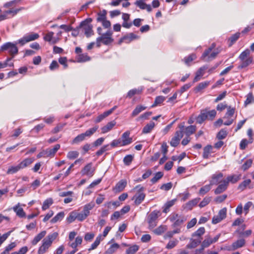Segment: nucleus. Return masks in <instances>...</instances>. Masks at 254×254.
Returning a JSON list of instances; mask_svg holds the SVG:
<instances>
[{
	"instance_id": "49",
	"label": "nucleus",
	"mask_w": 254,
	"mask_h": 254,
	"mask_svg": "<svg viewBox=\"0 0 254 254\" xmlns=\"http://www.w3.org/2000/svg\"><path fill=\"white\" fill-rule=\"evenodd\" d=\"M204 111L206 113L208 120H212L216 116V111L215 110H212L211 111H207V110H205Z\"/></svg>"
},
{
	"instance_id": "56",
	"label": "nucleus",
	"mask_w": 254,
	"mask_h": 254,
	"mask_svg": "<svg viewBox=\"0 0 254 254\" xmlns=\"http://www.w3.org/2000/svg\"><path fill=\"white\" fill-rule=\"evenodd\" d=\"M90 59V57L87 54H80L78 55L77 61L79 62H85Z\"/></svg>"
},
{
	"instance_id": "10",
	"label": "nucleus",
	"mask_w": 254,
	"mask_h": 254,
	"mask_svg": "<svg viewBox=\"0 0 254 254\" xmlns=\"http://www.w3.org/2000/svg\"><path fill=\"white\" fill-rule=\"evenodd\" d=\"M220 237V234H218L214 238H212L210 235H206L205 239L201 243V249L203 250L204 248L209 247L211 244L216 242Z\"/></svg>"
},
{
	"instance_id": "48",
	"label": "nucleus",
	"mask_w": 254,
	"mask_h": 254,
	"mask_svg": "<svg viewBox=\"0 0 254 254\" xmlns=\"http://www.w3.org/2000/svg\"><path fill=\"white\" fill-rule=\"evenodd\" d=\"M85 136L83 133H81L76 136L72 140V144L78 143L80 142L83 141L85 139Z\"/></svg>"
},
{
	"instance_id": "18",
	"label": "nucleus",
	"mask_w": 254,
	"mask_h": 254,
	"mask_svg": "<svg viewBox=\"0 0 254 254\" xmlns=\"http://www.w3.org/2000/svg\"><path fill=\"white\" fill-rule=\"evenodd\" d=\"M139 38V36L137 35L134 34L133 33H130L128 34H127L125 36H124L122 39H121V41H125L127 43H130L131 41L137 39Z\"/></svg>"
},
{
	"instance_id": "46",
	"label": "nucleus",
	"mask_w": 254,
	"mask_h": 254,
	"mask_svg": "<svg viewBox=\"0 0 254 254\" xmlns=\"http://www.w3.org/2000/svg\"><path fill=\"white\" fill-rule=\"evenodd\" d=\"M98 128V126H95L94 127L87 130L84 133H83V134L85 137H89L93 134Z\"/></svg>"
},
{
	"instance_id": "35",
	"label": "nucleus",
	"mask_w": 254,
	"mask_h": 254,
	"mask_svg": "<svg viewBox=\"0 0 254 254\" xmlns=\"http://www.w3.org/2000/svg\"><path fill=\"white\" fill-rule=\"evenodd\" d=\"M13 210L16 212V215L19 217L23 218L26 216V214L22 208L15 206L13 207Z\"/></svg>"
},
{
	"instance_id": "26",
	"label": "nucleus",
	"mask_w": 254,
	"mask_h": 254,
	"mask_svg": "<svg viewBox=\"0 0 254 254\" xmlns=\"http://www.w3.org/2000/svg\"><path fill=\"white\" fill-rule=\"evenodd\" d=\"M103 240V238H102V235H99L96 238L94 242L91 245V247L88 249L89 251L94 250L97 248V247L99 246L100 243V242Z\"/></svg>"
},
{
	"instance_id": "4",
	"label": "nucleus",
	"mask_w": 254,
	"mask_h": 254,
	"mask_svg": "<svg viewBox=\"0 0 254 254\" xmlns=\"http://www.w3.org/2000/svg\"><path fill=\"white\" fill-rule=\"evenodd\" d=\"M250 51L249 49H246L240 55L239 59L240 60V64L238 67V69L245 68L253 62V58L250 57Z\"/></svg>"
},
{
	"instance_id": "31",
	"label": "nucleus",
	"mask_w": 254,
	"mask_h": 254,
	"mask_svg": "<svg viewBox=\"0 0 254 254\" xmlns=\"http://www.w3.org/2000/svg\"><path fill=\"white\" fill-rule=\"evenodd\" d=\"M18 9L15 10H8L5 11L3 13L0 14V21L3 20L7 18V15L8 14L13 13V15H15L17 13Z\"/></svg>"
},
{
	"instance_id": "1",
	"label": "nucleus",
	"mask_w": 254,
	"mask_h": 254,
	"mask_svg": "<svg viewBox=\"0 0 254 254\" xmlns=\"http://www.w3.org/2000/svg\"><path fill=\"white\" fill-rule=\"evenodd\" d=\"M102 28L101 27H98L97 28V33L100 35V37L96 39V44L97 47H100L101 43L105 45H108L112 43L114 39L112 38L113 32L109 30L106 33L102 34Z\"/></svg>"
},
{
	"instance_id": "3",
	"label": "nucleus",
	"mask_w": 254,
	"mask_h": 254,
	"mask_svg": "<svg viewBox=\"0 0 254 254\" xmlns=\"http://www.w3.org/2000/svg\"><path fill=\"white\" fill-rule=\"evenodd\" d=\"M34 159L33 158H26L16 166H10L6 171V174L8 175L15 174L18 172L19 170L28 167L29 165L32 163Z\"/></svg>"
},
{
	"instance_id": "29",
	"label": "nucleus",
	"mask_w": 254,
	"mask_h": 254,
	"mask_svg": "<svg viewBox=\"0 0 254 254\" xmlns=\"http://www.w3.org/2000/svg\"><path fill=\"white\" fill-rule=\"evenodd\" d=\"M155 124L153 122H150L149 123L147 124L143 128L142 132V133H149L151 130L154 128Z\"/></svg>"
},
{
	"instance_id": "55",
	"label": "nucleus",
	"mask_w": 254,
	"mask_h": 254,
	"mask_svg": "<svg viewBox=\"0 0 254 254\" xmlns=\"http://www.w3.org/2000/svg\"><path fill=\"white\" fill-rule=\"evenodd\" d=\"M235 113V109L229 107L227 109V112H226L224 119H229L233 116Z\"/></svg>"
},
{
	"instance_id": "2",
	"label": "nucleus",
	"mask_w": 254,
	"mask_h": 254,
	"mask_svg": "<svg viewBox=\"0 0 254 254\" xmlns=\"http://www.w3.org/2000/svg\"><path fill=\"white\" fill-rule=\"evenodd\" d=\"M57 232L49 234L42 241V245L39 247L38 251V254H44L48 249L51 247L53 242L56 239L58 236Z\"/></svg>"
},
{
	"instance_id": "39",
	"label": "nucleus",
	"mask_w": 254,
	"mask_h": 254,
	"mask_svg": "<svg viewBox=\"0 0 254 254\" xmlns=\"http://www.w3.org/2000/svg\"><path fill=\"white\" fill-rule=\"evenodd\" d=\"M196 130V127L194 126H190L186 127L185 133L187 136H189L193 134Z\"/></svg>"
},
{
	"instance_id": "40",
	"label": "nucleus",
	"mask_w": 254,
	"mask_h": 254,
	"mask_svg": "<svg viewBox=\"0 0 254 254\" xmlns=\"http://www.w3.org/2000/svg\"><path fill=\"white\" fill-rule=\"evenodd\" d=\"M212 147L210 145H207L203 148V157L207 159L209 157V155L211 152Z\"/></svg>"
},
{
	"instance_id": "16",
	"label": "nucleus",
	"mask_w": 254,
	"mask_h": 254,
	"mask_svg": "<svg viewBox=\"0 0 254 254\" xmlns=\"http://www.w3.org/2000/svg\"><path fill=\"white\" fill-rule=\"evenodd\" d=\"M60 144H56L53 148H48L44 151V154L47 157L54 156L57 151L60 148Z\"/></svg>"
},
{
	"instance_id": "34",
	"label": "nucleus",
	"mask_w": 254,
	"mask_h": 254,
	"mask_svg": "<svg viewBox=\"0 0 254 254\" xmlns=\"http://www.w3.org/2000/svg\"><path fill=\"white\" fill-rule=\"evenodd\" d=\"M215 46V44L213 43L208 49L205 50L203 53L202 55L201 56V60L205 61L207 57L208 58V56L210 55V53L211 52L212 50L214 48Z\"/></svg>"
},
{
	"instance_id": "22",
	"label": "nucleus",
	"mask_w": 254,
	"mask_h": 254,
	"mask_svg": "<svg viewBox=\"0 0 254 254\" xmlns=\"http://www.w3.org/2000/svg\"><path fill=\"white\" fill-rule=\"evenodd\" d=\"M245 244V240L243 239H239L234 242L231 248V250L234 251L239 248L243 247Z\"/></svg>"
},
{
	"instance_id": "25",
	"label": "nucleus",
	"mask_w": 254,
	"mask_h": 254,
	"mask_svg": "<svg viewBox=\"0 0 254 254\" xmlns=\"http://www.w3.org/2000/svg\"><path fill=\"white\" fill-rule=\"evenodd\" d=\"M116 122L114 121L109 122L106 126L102 127V132L103 133L109 131L115 126Z\"/></svg>"
},
{
	"instance_id": "23",
	"label": "nucleus",
	"mask_w": 254,
	"mask_h": 254,
	"mask_svg": "<svg viewBox=\"0 0 254 254\" xmlns=\"http://www.w3.org/2000/svg\"><path fill=\"white\" fill-rule=\"evenodd\" d=\"M228 185V182H227L226 181H224L222 182V183L219 185L216 188V189L215 190V193L216 194H219L225 191L227 189Z\"/></svg>"
},
{
	"instance_id": "20",
	"label": "nucleus",
	"mask_w": 254,
	"mask_h": 254,
	"mask_svg": "<svg viewBox=\"0 0 254 254\" xmlns=\"http://www.w3.org/2000/svg\"><path fill=\"white\" fill-rule=\"evenodd\" d=\"M201 238H191L190 240V243L187 245V248L189 249L194 248L201 243Z\"/></svg>"
},
{
	"instance_id": "58",
	"label": "nucleus",
	"mask_w": 254,
	"mask_h": 254,
	"mask_svg": "<svg viewBox=\"0 0 254 254\" xmlns=\"http://www.w3.org/2000/svg\"><path fill=\"white\" fill-rule=\"evenodd\" d=\"M133 157L131 155H126L123 159L124 164L127 166L129 165L133 160Z\"/></svg>"
},
{
	"instance_id": "53",
	"label": "nucleus",
	"mask_w": 254,
	"mask_h": 254,
	"mask_svg": "<svg viewBox=\"0 0 254 254\" xmlns=\"http://www.w3.org/2000/svg\"><path fill=\"white\" fill-rule=\"evenodd\" d=\"M228 183L230 182L232 183H235L240 179V175H233L228 176L227 178Z\"/></svg>"
},
{
	"instance_id": "36",
	"label": "nucleus",
	"mask_w": 254,
	"mask_h": 254,
	"mask_svg": "<svg viewBox=\"0 0 254 254\" xmlns=\"http://www.w3.org/2000/svg\"><path fill=\"white\" fill-rule=\"evenodd\" d=\"M120 246L117 243L112 244L110 247L106 251L105 254H112L115 253L116 251L119 249Z\"/></svg>"
},
{
	"instance_id": "38",
	"label": "nucleus",
	"mask_w": 254,
	"mask_h": 254,
	"mask_svg": "<svg viewBox=\"0 0 254 254\" xmlns=\"http://www.w3.org/2000/svg\"><path fill=\"white\" fill-rule=\"evenodd\" d=\"M253 142V138H249V140L246 139H243L241 140L240 144V148L242 150H244L246 148L249 143H252Z\"/></svg>"
},
{
	"instance_id": "5",
	"label": "nucleus",
	"mask_w": 254,
	"mask_h": 254,
	"mask_svg": "<svg viewBox=\"0 0 254 254\" xmlns=\"http://www.w3.org/2000/svg\"><path fill=\"white\" fill-rule=\"evenodd\" d=\"M1 50L2 51H7L11 56V58L7 59L6 61L8 62L11 61L18 52V50L16 46V44H13L11 42H7L2 45L1 46Z\"/></svg>"
},
{
	"instance_id": "47",
	"label": "nucleus",
	"mask_w": 254,
	"mask_h": 254,
	"mask_svg": "<svg viewBox=\"0 0 254 254\" xmlns=\"http://www.w3.org/2000/svg\"><path fill=\"white\" fill-rule=\"evenodd\" d=\"M179 241L177 239H174L169 241L166 246L167 249H172L175 247L178 244Z\"/></svg>"
},
{
	"instance_id": "45",
	"label": "nucleus",
	"mask_w": 254,
	"mask_h": 254,
	"mask_svg": "<svg viewBox=\"0 0 254 254\" xmlns=\"http://www.w3.org/2000/svg\"><path fill=\"white\" fill-rule=\"evenodd\" d=\"M53 203L52 198H49L45 200L43 204L42 208L43 210H45L49 208L50 205Z\"/></svg>"
},
{
	"instance_id": "27",
	"label": "nucleus",
	"mask_w": 254,
	"mask_h": 254,
	"mask_svg": "<svg viewBox=\"0 0 254 254\" xmlns=\"http://www.w3.org/2000/svg\"><path fill=\"white\" fill-rule=\"evenodd\" d=\"M210 83V81H205L202 82L198 84V85L195 88V91L196 92H198L201 90L206 88Z\"/></svg>"
},
{
	"instance_id": "33",
	"label": "nucleus",
	"mask_w": 254,
	"mask_h": 254,
	"mask_svg": "<svg viewBox=\"0 0 254 254\" xmlns=\"http://www.w3.org/2000/svg\"><path fill=\"white\" fill-rule=\"evenodd\" d=\"M146 109V107L143 106L142 105H138L136 107L134 110L132 111L131 113L132 117H135L139 114L142 111L145 110Z\"/></svg>"
},
{
	"instance_id": "9",
	"label": "nucleus",
	"mask_w": 254,
	"mask_h": 254,
	"mask_svg": "<svg viewBox=\"0 0 254 254\" xmlns=\"http://www.w3.org/2000/svg\"><path fill=\"white\" fill-rule=\"evenodd\" d=\"M159 211L154 210L150 213L147 217L149 229H153L157 225Z\"/></svg>"
},
{
	"instance_id": "62",
	"label": "nucleus",
	"mask_w": 254,
	"mask_h": 254,
	"mask_svg": "<svg viewBox=\"0 0 254 254\" xmlns=\"http://www.w3.org/2000/svg\"><path fill=\"white\" fill-rule=\"evenodd\" d=\"M79 155V153L76 151H69L67 155V157L69 159H73L77 158Z\"/></svg>"
},
{
	"instance_id": "41",
	"label": "nucleus",
	"mask_w": 254,
	"mask_h": 254,
	"mask_svg": "<svg viewBox=\"0 0 254 254\" xmlns=\"http://www.w3.org/2000/svg\"><path fill=\"white\" fill-rule=\"evenodd\" d=\"M139 250V246L134 245L126 250V254H135Z\"/></svg>"
},
{
	"instance_id": "54",
	"label": "nucleus",
	"mask_w": 254,
	"mask_h": 254,
	"mask_svg": "<svg viewBox=\"0 0 254 254\" xmlns=\"http://www.w3.org/2000/svg\"><path fill=\"white\" fill-rule=\"evenodd\" d=\"M254 102V97L253 96V93L252 92L249 93L247 95V99L245 101V105L247 106L250 104Z\"/></svg>"
},
{
	"instance_id": "17",
	"label": "nucleus",
	"mask_w": 254,
	"mask_h": 254,
	"mask_svg": "<svg viewBox=\"0 0 254 254\" xmlns=\"http://www.w3.org/2000/svg\"><path fill=\"white\" fill-rule=\"evenodd\" d=\"M176 201V199H173L166 202L162 206V212L165 213L169 212L170 208L175 204Z\"/></svg>"
},
{
	"instance_id": "11",
	"label": "nucleus",
	"mask_w": 254,
	"mask_h": 254,
	"mask_svg": "<svg viewBox=\"0 0 254 254\" xmlns=\"http://www.w3.org/2000/svg\"><path fill=\"white\" fill-rule=\"evenodd\" d=\"M139 188L138 192L132 197V200L134 199V203L136 205L140 204L144 199L145 195L143 192L144 188L140 187V185L137 186L135 188Z\"/></svg>"
},
{
	"instance_id": "60",
	"label": "nucleus",
	"mask_w": 254,
	"mask_h": 254,
	"mask_svg": "<svg viewBox=\"0 0 254 254\" xmlns=\"http://www.w3.org/2000/svg\"><path fill=\"white\" fill-rule=\"evenodd\" d=\"M76 219V213L72 211L70 212L69 216L66 218V221L68 223H71Z\"/></svg>"
},
{
	"instance_id": "21",
	"label": "nucleus",
	"mask_w": 254,
	"mask_h": 254,
	"mask_svg": "<svg viewBox=\"0 0 254 254\" xmlns=\"http://www.w3.org/2000/svg\"><path fill=\"white\" fill-rule=\"evenodd\" d=\"M127 184L126 180H122L119 181L116 185L114 190L116 192H121L124 190Z\"/></svg>"
},
{
	"instance_id": "63",
	"label": "nucleus",
	"mask_w": 254,
	"mask_h": 254,
	"mask_svg": "<svg viewBox=\"0 0 254 254\" xmlns=\"http://www.w3.org/2000/svg\"><path fill=\"white\" fill-rule=\"evenodd\" d=\"M211 200V197H205L199 203L200 207H203L207 205Z\"/></svg>"
},
{
	"instance_id": "30",
	"label": "nucleus",
	"mask_w": 254,
	"mask_h": 254,
	"mask_svg": "<svg viewBox=\"0 0 254 254\" xmlns=\"http://www.w3.org/2000/svg\"><path fill=\"white\" fill-rule=\"evenodd\" d=\"M64 216V213L63 211H61L58 213L55 217H54L51 220V222L52 223H56L58 221H61Z\"/></svg>"
},
{
	"instance_id": "50",
	"label": "nucleus",
	"mask_w": 254,
	"mask_h": 254,
	"mask_svg": "<svg viewBox=\"0 0 254 254\" xmlns=\"http://www.w3.org/2000/svg\"><path fill=\"white\" fill-rule=\"evenodd\" d=\"M110 149L109 148V145L107 144L103 146L98 151L96 152V154L97 156H99L101 155L104 152L106 151L109 150Z\"/></svg>"
},
{
	"instance_id": "42",
	"label": "nucleus",
	"mask_w": 254,
	"mask_h": 254,
	"mask_svg": "<svg viewBox=\"0 0 254 254\" xmlns=\"http://www.w3.org/2000/svg\"><path fill=\"white\" fill-rule=\"evenodd\" d=\"M25 37L26 38V41L30 42L34 41L39 37V35L37 33H32L28 35H26Z\"/></svg>"
},
{
	"instance_id": "52",
	"label": "nucleus",
	"mask_w": 254,
	"mask_h": 254,
	"mask_svg": "<svg viewBox=\"0 0 254 254\" xmlns=\"http://www.w3.org/2000/svg\"><path fill=\"white\" fill-rule=\"evenodd\" d=\"M253 160L251 159H248L244 163V164L242 166L241 169L243 171H246L248 170L252 165Z\"/></svg>"
},
{
	"instance_id": "15",
	"label": "nucleus",
	"mask_w": 254,
	"mask_h": 254,
	"mask_svg": "<svg viewBox=\"0 0 254 254\" xmlns=\"http://www.w3.org/2000/svg\"><path fill=\"white\" fill-rule=\"evenodd\" d=\"M183 136V133L181 131H176L175 135L170 141V145L173 147H176L180 143L181 139Z\"/></svg>"
},
{
	"instance_id": "6",
	"label": "nucleus",
	"mask_w": 254,
	"mask_h": 254,
	"mask_svg": "<svg viewBox=\"0 0 254 254\" xmlns=\"http://www.w3.org/2000/svg\"><path fill=\"white\" fill-rule=\"evenodd\" d=\"M92 21V19L91 18H87L81 21L79 25V27L83 28L84 34L87 38L94 35L93 26L90 24Z\"/></svg>"
},
{
	"instance_id": "51",
	"label": "nucleus",
	"mask_w": 254,
	"mask_h": 254,
	"mask_svg": "<svg viewBox=\"0 0 254 254\" xmlns=\"http://www.w3.org/2000/svg\"><path fill=\"white\" fill-rule=\"evenodd\" d=\"M196 57L194 54H191L188 57L184 58V61L185 64L187 65H190V64L194 60L196 59Z\"/></svg>"
},
{
	"instance_id": "59",
	"label": "nucleus",
	"mask_w": 254,
	"mask_h": 254,
	"mask_svg": "<svg viewBox=\"0 0 254 254\" xmlns=\"http://www.w3.org/2000/svg\"><path fill=\"white\" fill-rule=\"evenodd\" d=\"M211 185H205V186L202 187L200 190H199V194L200 195H204L206 193H207L208 191L210 190L211 189Z\"/></svg>"
},
{
	"instance_id": "19",
	"label": "nucleus",
	"mask_w": 254,
	"mask_h": 254,
	"mask_svg": "<svg viewBox=\"0 0 254 254\" xmlns=\"http://www.w3.org/2000/svg\"><path fill=\"white\" fill-rule=\"evenodd\" d=\"M134 3L141 9H146L149 12L152 9L150 5L145 3L143 0H136Z\"/></svg>"
},
{
	"instance_id": "7",
	"label": "nucleus",
	"mask_w": 254,
	"mask_h": 254,
	"mask_svg": "<svg viewBox=\"0 0 254 254\" xmlns=\"http://www.w3.org/2000/svg\"><path fill=\"white\" fill-rule=\"evenodd\" d=\"M107 11L105 9L100 11L97 14L96 21L97 22L102 23L104 28H110L111 23L109 20L107 19Z\"/></svg>"
},
{
	"instance_id": "12",
	"label": "nucleus",
	"mask_w": 254,
	"mask_h": 254,
	"mask_svg": "<svg viewBox=\"0 0 254 254\" xmlns=\"http://www.w3.org/2000/svg\"><path fill=\"white\" fill-rule=\"evenodd\" d=\"M226 208H223L222 209L220 210L218 212V214L213 216L212 220V223L214 224H216L219 223L222 220L226 218Z\"/></svg>"
},
{
	"instance_id": "61",
	"label": "nucleus",
	"mask_w": 254,
	"mask_h": 254,
	"mask_svg": "<svg viewBox=\"0 0 254 254\" xmlns=\"http://www.w3.org/2000/svg\"><path fill=\"white\" fill-rule=\"evenodd\" d=\"M251 180L248 179L244 181L241 184H240L239 186V189L243 190L251 183Z\"/></svg>"
},
{
	"instance_id": "24",
	"label": "nucleus",
	"mask_w": 254,
	"mask_h": 254,
	"mask_svg": "<svg viewBox=\"0 0 254 254\" xmlns=\"http://www.w3.org/2000/svg\"><path fill=\"white\" fill-rule=\"evenodd\" d=\"M46 234V231H43L39 233L35 237L34 239L31 242L33 245H36L42 238H43Z\"/></svg>"
},
{
	"instance_id": "44",
	"label": "nucleus",
	"mask_w": 254,
	"mask_h": 254,
	"mask_svg": "<svg viewBox=\"0 0 254 254\" xmlns=\"http://www.w3.org/2000/svg\"><path fill=\"white\" fill-rule=\"evenodd\" d=\"M142 89H133L129 90L127 95V97L130 98L135 94H139L142 92Z\"/></svg>"
},
{
	"instance_id": "8",
	"label": "nucleus",
	"mask_w": 254,
	"mask_h": 254,
	"mask_svg": "<svg viewBox=\"0 0 254 254\" xmlns=\"http://www.w3.org/2000/svg\"><path fill=\"white\" fill-rule=\"evenodd\" d=\"M169 219L171 222L173 223V226L174 227L181 225L186 220L184 216L175 213H172L169 216Z\"/></svg>"
},
{
	"instance_id": "13",
	"label": "nucleus",
	"mask_w": 254,
	"mask_h": 254,
	"mask_svg": "<svg viewBox=\"0 0 254 254\" xmlns=\"http://www.w3.org/2000/svg\"><path fill=\"white\" fill-rule=\"evenodd\" d=\"M95 169L92 167V163L87 164L81 170L82 175H86L89 177H92L94 173Z\"/></svg>"
},
{
	"instance_id": "57",
	"label": "nucleus",
	"mask_w": 254,
	"mask_h": 254,
	"mask_svg": "<svg viewBox=\"0 0 254 254\" xmlns=\"http://www.w3.org/2000/svg\"><path fill=\"white\" fill-rule=\"evenodd\" d=\"M227 134H228V132L226 129H222L218 133V134L217 135V137L220 140L223 139L226 137Z\"/></svg>"
},
{
	"instance_id": "14",
	"label": "nucleus",
	"mask_w": 254,
	"mask_h": 254,
	"mask_svg": "<svg viewBox=\"0 0 254 254\" xmlns=\"http://www.w3.org/2000/svg\"><path fill=\"white\" fill-rule=\"evenodd\" d=\"M130 131H127L122 135L120 139H121V146H126L130 144L132 142V138L129 137Z\"/></svg>"
},
{
	"instance_id": "32",
	"label": "nucleus",
	"mask_w": 254,
	"mask_h": 254,
	"mask_svg": "<svg viewBox=\"0 0 254 254\" xmlns=\"http://www.w3.org/2000/svg\"><path fill=\"white\" fill-rule=\"evenodd\" d=\"M222 177L223 174L221 173H219L217 175H214L212 177V180L210 181V185H212L218 184Z\"/></svg>"
},
{
	"instance_id": "64",
	"label": "nucleus",
	"mask_w": 254,
	"mask_h": 254,
	"mask_svg": "<svg viewBox=\"0 0 254 254\" xmlns=\"http://www.w3.org/2000/svg\"><path fill=\"white\" fill-rule=\"evenodd\" d=\"M28 250L27 247L24 246L22 247L18 252H14L11 254H25Z\"/></svg>"
},
{
	"instance_id": "28",
	"label": "nucleus",
	"mask_w": 254,
	"mask_h": 254,
	"mask_svg": "<svg viewBox=\"0 0 254 254\" xmlns=\"http://www.w3.org/2000/svg\"><path fill=\"white\" fill-rule=\"evenodd\" d=\"M95 206L93 202H90L88 204L85 205L83 207V212H84L87 216H88L90 213V210H91Z\"/></svg>"
},
{
	"instance_id": "43",
	"label": "nucleus",
	"mask_w": 254,
	"mask_h": 254,
	"mask_svg": "<svg viewBox=\"0 0 254 254\" xmlns=\"http://www.w3.org/2000/svg\"><path fill=\"white\" fill-rule=\"evenodd\" d=\"M205 233V228L203 227H200L197 231L192 234V237L201 238V236Z\"/></svg>"
},
{
	"instance_id": "37",
	"label": "nucleus",
	"mask_w": 254,
	"mask_h": 254,
	"mask_svg": "<svg viewBox=\"0 0 254 254\" xmlns=\"http://www.w3.org/2000/svg\"><path fill=\"white\" fill-rule=\"evenodd\" d=\"M207 119L206 113L204 110L201 112L200 115L197 117L196 119V122L199 124H201L205 120Z\"/></svg>"
}]
</instances>
